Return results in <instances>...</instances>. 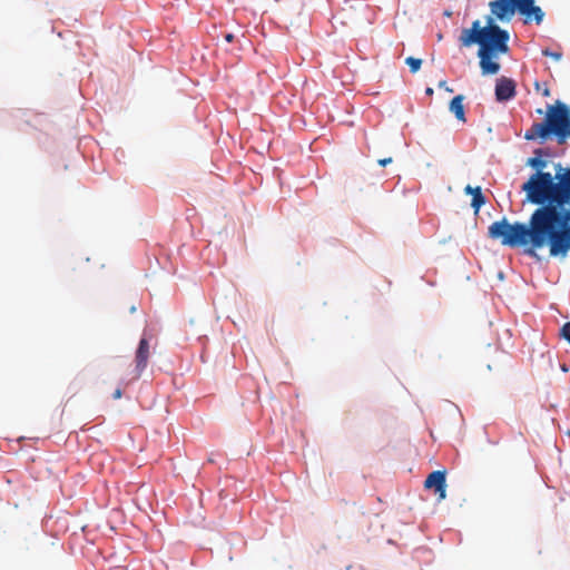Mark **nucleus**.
Returning <instances> with one entry per match:
<instances>
[{
	"label": "nucleus",
	"instance_id": "obj_1",
	"mask_svg": "<svg viewBox=\"0 0 570 570\" xmlns=\"http://www.w3.org/2000/svg\"><path fill=\"white\" fill-rule=\"evenodd\" d=\"M527 165L534 173L522 185L529 203L537 205L529 223H510L503 217L488 228V236L502 246L522 247L524 253L537 257V250L549 248L552 257H566L570 250V167L554 164L553 174L544 171L549 153L538 148Z\"/></svg>",
	"mask_w": 570,
	"mask_h": 570
},
{
	"label": "nucleus",
	"instance_id": "obj_2",
	"mask_svg": "<svg viewBox=\"0 0 570 570\" xmlns=\"http://www.w3.org/2000/svg\"><path fill=\"white\" fill-rule=\"evenodd\" d=\"M491 14L487 17V26L481 27L479 20L472 22L471 28L463 29L459 37L462 47L479 45L478 57L483 76L497 75L501 68L493 59L499 55L509 52V32L494 23L495 20L510 22L517 10L511 0H493L489 3Z\"/></svg>",
	"mask_w": 570,
	"mask_h": 570
},
{
	"label": "nucleus",
	"instance_id": "obj_3",
	"mask_svg": "<svg viewBox=\"0 0 570 570\" xmlns=\"http://www.w3.org/2000/svg\"><path fill=\"white\" fill-rule=\"evenodd\" d=\"M554 138L558 145H564L570 139V107L557 100L548 105L544 119L540 122H533L525 130L524 139L539 141L540 144Z\"/></svg>",
	"mask_w": 570,
	"mask_h": 570
},
{
	"label": "nucleus",
	"instance_id": "obj_4",
	"mask_svg": "<svg viewBox=\"0 0 570 570\" xmlns=\"http://www.w3.org/2000/svg\"><path fill=\"white\" fill-rule=\"evenodd\" d=\"M511 2L517 12L525 18V23L530 20H534L537 24L542 22L544 13L540 7L534 4V0H511Z\"/></svg>",
	"mask_w": 570,
	"mask_h": 570
},
{
	"label": "nucleus",
	"instance_id": "obj_5",
	"mask_svg": "<svg viewBox=\"0 0 570 570\" xmlns=\"http://www.w3.org/2000/svg\"><path fill=\"white\" fill-rule=\"evenodd\" d=\"M150 356V346L147 338L141 337L135 354V370L132 380H138L146 370Z\"/></svg>",
	"mask_w": 570,
	"mask_h": 570
},
{
	"label": "nucleus",
	"instance_id": "obj_6",
	"mask_svg": "<svg viewBox=\"0 0 570 570\" xmlns=\"http://www.w3.org/2000/svg\"><path fill=\"white\" fill-rule=\"evenodd\" d=\"M424 487L426 489H433L439 495V500H444L446 498L445 472L438 470L430 473L424 481Z\"/></svg>",
	"mask_w": 570,
	"mask_h": 570
},
{
	"label": "nucleus",
	"instance_id": "obj_7",
	"mask_svg": "<svg viewBox=\"0 0 570 570\" xmlns=\"http://www.w3.org/2000/svg\"><path fill=\"white\" fill-rule=\"evenodd\" d=\"M515 82L511 78L500 77L495 83V99L508 101L515 96Z\"/></svg>",
	"mask_w": 570,
	"mask_h": 570
},
{
	"label": "nucleus",
	"instance_id": "obj_8",
	"mask_svg": "<svg viewBox=\"0 0 570 570\" xmlns=\"http://www.w3.org/2000/svg\"><path fill=\"white\" fill-rule=\"evenodd\" d=\"M464 97L462 95L455 96L450 102V111L454 114L455 118L465 122V111L463 105Z\"/></svg>",
	"mask_w": 570,
	"mask_h": 570
},
{
	"label": "nucleus",
	"instance_id": "obj_9",
	"mask_svg": "<svg viewBox=\"0 0 570 570\" xmlns=\"http://www.w3.org/2000/svg\"><path fill=\"white\" fill-rule=\"evenodd\" d=\"M473 190L471 206L474 208V212L478 213L485 204V197L482 194L481 187L478 186Z\"/></svg>",
	"mask_w": 570,
	"mask_h": 570
},
{
	"label": "nucleus",
	"instance_id": "obj_10",
	"mask_svg": "<svg viewBox=\"0 0 570 570\" xmlns=\"http://www.w3.org/2000/svg\"><path fill=\"white\" fill-rule=\"evenodd\" d=\"M405 63L409 66L410 71L412 73H415V72H417L420 70V68L422 66V59L414 58V57H407L405 59Z\"/></svg>",
	"mask_w": 570,
	"mask_h": 570
},
{
	"label": "nucleus",
	"instance_id": "obj_11",
	"mask_svg": "<svg viewBox=\"0 0 570 570\" xmlns=\"http://www.w3.org/2000/svg\"><path fill=\"white\" fill-rule=\"evenodd\" d=\"M560 336L563 337L570 344V321L564 323L560 328Z\"/></svg>",
	"mask_w": 570,
	"mask_h": 570
},
{
	"label": "nucleus",
	"instance_id": "obj_12",
	"mask_svg": "<svg viewBox=\"0 0 570 570\" xmlns=\"http://www.w3.org/2000/svg\"><path fill=\"white\" fill-rule=\"evenodd\" d=\"M542 55L546 56V57H551L552 59L559 61L562 57V53L561 52H557V51H551L549 49H543L542 50Z\"/></svg>",
	"mask_w": 570,
	"mask_h": 570
},
{
	"label": "nucleus",
	"instance_id": "obj_13",
	"mask_svg": "<svg viewBox=\"0 0 570 570\" xmlns=\"http://www.w3.org/2000/svg\"><path fill=\"white\" fill-rule=\"evenodd\" d=\"M391 163H392V158H391V157H389V158H383V159H380V160H379V165H380V166H383V167H384V166H386L387 164H391Z\"/></svg>",
	"mask_w": 570,
	"mask_h": 570
},
{
	"label": "nucleus",
	"instance_id": "obj_14",
	"mask_svg": "<svg viewBox=\"0 0 570 570\" xmlns=\"http://www.w3.org/2000/svg\"><path fill=\"white\" fill-rule=\"evenodd\" d=\"M121 395H122L121 390H120V389H117V390L114 392L112 397H114L115 400H118V399H120V397H121Z\"/></svg>",
	"mask_w": 570,
	"mask_h": 570
},
{
	"label": "nucleus",
	"instance_id": "obj_15",
	"mask_svg": "<svg viewBox=\"0 0 570 570\" xmlns=\"http://www.w3.org/2000/svg\"><path fill=\"white\" fill-rule=\"evenodd\" d=\"M474 188H475V187H472V186L468 185V186L464 188V191H465V194H470V195H472V194L474 193V190H473Z\"/></svg>",
	"mask_w": 570,
	"mask_h": 570
},
{
	"label": "nucleus",
	"instance_id": "obj_16",
	"mask_svg": "<svg viewBox=\"0 0 570 570\" xmlns=\"http://www.w3.org/2000/svg\"><path fill=\"white\" fill-rule=\"evenodd\" d=\"M541 92L544 97H549L550 96V89L546 86L543 89H541Z\"/></svg>",
	"mask_w": 570,
	"mask_h": 570
},
{
	"label": "nucleus",
	"instance_id": "obj_17",
	"mask_svg": "<svg viewBox=\"0 0 570 570\" xmlns=\"http://www.w3.org/2000/svg\"><path fill=\"white\" fill-rule=\"evenodd\" d=\"M439 87H441V88L443 87V88H445L448 91L452 92V89H451V88H449V87H446V81H444V80H443V81H441V82L439 83Z\"/></svg>",
	"mask_w": 570,
	"mask_h": 570
},
{
	"label": "nucleus",
	"instance_id": "obj_18",
	"mask_svg": "<svg viewBox=\"0 0 570 570\" xmlns=\"http://www.w3.org/2000/svg\"><path fill=\"white\" fill-rule=\"evenodd\" d=\"M233 39H234V36H233L232 33H227V35L225 36V40H226L227 42H232V41H233Z\"/></svg>",
	"mask_w": 570,
	"mask_h": 570
},
{
	"label": "nucleus",
	"instance_id": "obj_19",
	"mask_svg": "<svg viewBox=\"0 0 570 570\" xmlns=\"http://www.w3.org/2000/svg\"><path fill=\"white\" fill-rule=\"evenodd\" d=\"M425 94H426L428 96H432V95H433V89H432V88H430V87H429V88H426V89H425Z\"/></svg>",
	"mask_w": 570,
	"mask_h": 570
},
{
	"label": "nucleus",
	"instance_id": "obj_20",
	"mask_svg": "<svg viewBox=\"0 0 570 570\" xmlns=\"http://www.w3.org/2000/svg\"><path fill=\"white\" fill-rule=\"evenodd\" d=\"M561 370H562L563 372H568V367H567L564 364L561 366Z\"/></svg>",
	"mask_w": 570,
	"mask_h": 570
},
{
	"label": "nucleus",
	"instance_id": "obj_21",
	"mask_svg": "<svg viewBox=\"0 0 570 570\" xmlns=\"http://www.w3.org/2000/svg\"><path fill=\"white\" fill-rule=\"evenodd\" d=\"M535 89L539 90L540 89V83L539 82H535Z\"/></svg>",
	"mask_w": 570,
	"mask_h": 570
},
{
	"label": "nucleus",
	"instance_id": "obj_22",
	"mask_svg": "<svg viewBox=\"0 0 570 570\" xmlns=\"http://www.w3.org/2000/svg\"><path fill=\"white\" fill-rule=\"evenodd\" d=\"M135 311H136V307H135V306H132V307L130 308V312H135Z\"/></svg>",
	"mask_w": 570,
	"mask_h": 570
}]
</instances>
